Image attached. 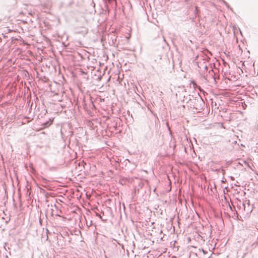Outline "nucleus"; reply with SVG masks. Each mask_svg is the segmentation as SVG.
I'll use <instances>...</instances> for the list:
<instances>
[{
  "instance_id": "obj_2",
  "label": "nucleus",
  "mask_w": 258,
  "mask_h": 258,
  "mask_svg": "<svg viewBox=\"0 0 258 258\" xmlns=\"http://www.w3.org/2000/svg\"><path fill=\"white\" fill-rule=\"evenodd\" d=\"M201 58L202 60L197 61L196 63H197L198 68L200 69V71L207 70L208 69V62L209 60L210 59L207 56H206L204 58L203 56L200 57Z\"/></svg>"
},
{
  "instance_id": "obj_6",
  "label": "nucleus",
  "mask_w": 258,
  "mask_h": 258,
  "mask_svg": "<svg viewBox=\"0 0 258 258\" xmlns=\"http://www.w3.org/2000/svg\"><path fill=\"white\" fill-rule=\"evenodd\" d=\"M39 222L41 224V225H42V220L41 219V217H40V219H39Z\"/></svg>"
},
{
  "instance_id": "obj_1",
  "label": "nucleus",
  "mask_w": 258,
  "mask_h": 258,
  "mask_svg": "<svg viewBox=\"0 0 258 258\" xmlns=\"http://www.w3.org/2000/svg\"><path fill=\"white\" fill-rule=\"evenodd\" d=\"M194 101V103L195 104L193 107L194 108L197 110H201L203 109L204 106H205V102L199 95L198 97H195Z\"/></svg>"
},
{
  "instance_id": "obj_7",
  "label": "nucleus",
  "mask_w": 258,
  "mask_h": 258,
  "mask_svg": "<svg viewBox=\"0 0 258 258\" xmlns=\"http://www.w3.org/2000/svg\"><path fill=\"white\" fill-rule=\"evenodd\" d=\"M222 173L224 175L225 174V170L224 169H222Z\"/></svg>"
},
{
  "instance_id": "obj_9",
  "label": "nucleus",
  "mask_w": 258,
  "mask_h": 258,
  "mask_svg": "<svg viewBox=\"0 0 258 258\" xmlns=\"http://www.w3.org/2000/svg\"><path fill=\"white\" fill-rule=\"evenodd\" d=\"M163 41H165V39H164V38H163Z\"/></svg>"
},
{
  "instance_id": "obj_5",
  "label": "nucleus",
  "mask_w": 258,
  "mask_h": 258,
  "mask_svg": "<svg viewBox=\"0 0 258 258\" xmlns=\"http://www.w3.org/2000/svg\"><path fill=\"white\" fill-rule=\"evenodd\" d=\"M209 73L213 77V75H215V73L214 72L213 70L211 69L209 71Z\"/></svg>"
},
{
  "instance_id": "obj_4",
  "label": "nucleus",
  "mask_w": 258,
  "mask_h": 258,
  "mask_svg": "<svg viewBox=\"0 0 258 258\" xmlns=\"http://www.w3.org/2000/svg\"><path fill=\"white\" fill-rule=\"evenodd\" d=\"M200 11V10L198 7H196L195 8V15H196Z\"/></svg>"
},
{
  "instance_id": "obj_8",
  "label": "nucleus",
  "mask_w": 258,
  "mask_h": 258,
  "mask_svg": "<svg viewBox=\"0 0 258 258\" xmlns=\"http://www.w3.org/2000/svg\"><path fill=\"white\" fill-rule=\"evenodd\" d=\"M220 170V169H216V171H219Z\"/></svg>"
},
{
  "instance_id": "obj_3",
  "label": "nucleus",
  "mask_w": 258,
  "mask_h": 258,
  "mask_svg": "<svg viewBox=\"0 0 258 258\" xmlns=\"http://www.w3.org/2000/svg\"><path fill=\"white\" fill-rule=\"evenodd\" d=\"M53 121V118H52V119L50 118L49 119V120H48L46 122H44L42 124V125L44 126V127H48L49 125H50L52 124Z\"/></svg>"
}]
</instances>
